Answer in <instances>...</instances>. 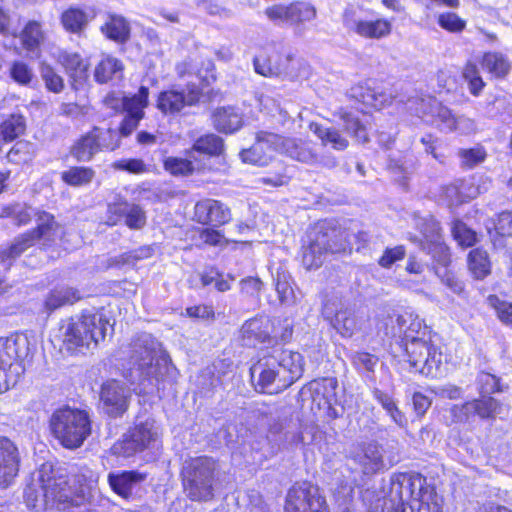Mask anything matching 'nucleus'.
Listing matches in <instances>:
<instances>
[{
	"mask_svg": "<svg viewBox=\"0 0 512 512\" xmlns=\"http://www.w3.org/2000/svg\"><path fill=\"white\" fill-rule=\"evenodd\" d=\"M174 72L176 78L185 83V89L172 86L157 94L155 107L165 117L179 116L186 107L198 105L219 75L214 59L202 55L188 56L176 62Z\"/></svg>",
	"mask_w": 512,
	"mask_h": 512,
	"instance_id": "1",
	"label": "nucleus"
},
{
	"mask_svg": "<svg viewBox=\"0 0 512 512\" xmlns=\"http://www.w3.org/2000/svg\"><path fill=\"white\" fill-rule=\"evenodd\" d=\"M350 234L336 221L322 219L311 225L302 240L298 258L307 271L319 269L328 255L351 253Z\"/></svg>",
	"mask_w": 512,
	"mask_h": 512,
	"instance_id": "2",
	"label": "nucleus"
},
{
	"mask_svg": "<svg viewBox=\"0 0 512 512\" xmlns=\"http://www.w3.org/2000/svg\"><path fill=\"white\" fill-rule=\"evenodd\" d=\"M109 326L113 327L103 308L83 309L60 323L61 348L69 356L84 355L106 340Z\"/></svg>",
	"mask_w": 512,
	"mask_h": 512,
	"instance_id": "3",
	"label": "nucleus"
},
{
	"mask_svg": "<svg viewBox=\"0 0 512 512\" xmlns=\"http://www.w3.org/2000/svg\"><path fill=\"white\" fill-rule=\"evenodd\" d=\"M400 346L410 367L430 378L441 374L443 353L432 340V332L420 321L413 320L404 330Z\"/></svg>",
	"mask_w": 512,
	"mask_h": 512,
	"instance_id": "4",
	"label": "nucleus"
},
{
	"mask_svg": "<svg viewBox=\"0 0 512 512\" xmlns=\"http://www.w3.org/2000/svg\"><path fill=\"white\" fill-rule=\"evenodd\" d=\"M49 431L58 444L67 450H77L91 436L93 421L90 413L65 404L56 408L49 418Z\"/></svg>",
	"mask_w": 512,
	"mask_h": 512,
	"instance_id": "5",
	"label": "nucleus"
},
{
	"mask_svg": "<svg viewBox=\"0 0 512 512\" xmlns=\"http://www.w3.org/2000/svg\"><path fill=\"white\" fill-rule=\"evenodd\" d=\"M38 481L43 491L44 510H67L81 505L85 500L83 490L72 485L69 476L61 473L50 461L40 465Z\"/></svg>",
	"mask_w": 512,
	"mask_h": 512,
	"instance_id": "6",
	"label": "nucleus"
},
{
	"mask_svg": "<svg viewBox=\"0 0 512 512\" xmlns=\"http://www.w3.org/2000/svg\"><path fill=\"white\" fill-rule=\"evenodd\" d=\"M218 459L200 455L186 460L180 471L181 484L189 500L193 502L211 501L215 496L218 480Z\"/></svg>",
	"mask_w": 512,
	"mask_h": 512,
	"instance_id": "7",
	"label": "nucleus"
},
{
	"mask_svg": "<svg viewBox=\"0 0 512 512\" xmlns=\"http://www.w3.org/2000/svg\"><path fill=\"white\" fill-rule=\"evenodd\" d=\"M393 488L400 499L407 500L409 512H443L444 498L419 472L394 473Z\"/></svg>",
	"mask_w": 512,
	"mask_h": 512,
	"instance_id": "8",
	"label": "nucleus"
},
{
	"mask_svg": "<svg viewBox=\"0 0 512 512\" xmlns=\"http://www.w3.org/2000/svg\"><path fill=\"white\" fill-rule=\"evenodd\" d=\"M274 362H266L259 373L257 386L261 393H278L294 384L303 372V357L299 352L281 348Z\"/></svg>",
	"mask_w": 512,
	"mask_h": 512,
	"instance_id": "9",
	"label": "nucleus"
},
{
	"mask_svg": "<svg viewBox=\"0 0 512 512\" xmlns=\"http://www.w3.org/2000/svg\"><path fill=\"white\" fill-rule=\"evenodd\" d=\"M283 512H332L323 489L309 479L293 482L286 490Z\"/></svg>",
	"mask_w": 512,
	"mask_h": 512,
	"instance_id": "10",
	"label": "nucleus"
},
{
	"mask_svg": "<svg viewBox=\"0 0 512 512\" xmlns=\"http://www.w3.org/2000/svg\"><path fill=\"white\" fill-rule=\"evenodd\" d=\"M120 144L121 140L115 129L93 126L73 141L68 153L77 162H90L96 154L112 152Z\"/></svg>",
	"mask_w": 512,
	"mask_h": 512,
	"instance_id": "11",
	"label": "nucleus"
},
{
	"mask_svg": "<svg viewBox=\"0 0 512 512\" xmlns=\"http://www.w3.org/2000/svg\"><path fill=\"white\" fill-rule=\"evenodd\" d=\"M265 16L275 24L303 25L317 17L316 7L308 1L293 0L288 3H276L264 10Z\"/></svg>",
	"mask_w": 512,
	"mask_h": 512,
	"instance_id": "12",
	"label": "nucleus"
},
{
	"mask_svg": "<svg viewBox=\"0 0 512 512\" xmlns=\"http://www.w3.org/2000/svg\"><path fill=\"white\" fill-rule=\"evenodd\" d=\"M273 325L268 319L251 318L242 325L240 330L241 340L249 346L268 344L275 347L278 344L288 343L293 334L291 326H285L278 335H272Z\"/></svg>",
	"mask_w": 512,
	"mask_h": 512,
	"instance_id": "13",
	"label": "nucleus"
},
{
	"mask_svg": "<svg viewBox=\"0 0 512 512\" xmlns=\"http://www.w3.org/2000/svg\"><path fill=\"white\" fill-rule=\"evenodd\" d=\"M55 61L67 75L72 90L79 91L88 85L90 62L87 57L77 51L62 49L58 51Z\"/></svg>",
	"mask_w": 512,
	"mask_h": 512,
	"instance_id": "14",
	"label": "nucleus"
},
{
	"mask_svg": "<svg viewBox=\"0 0 512 512\" xmlns=\"http://www.w3.org/2000/svg\"><path fill=\"white\" fill-rule=\"evenodd\" d=\"M99 398L104 413L110 418H120L128 411L130 394L116 379H108L102 383Z\"/></svg>",
	"mask_w": 512,
	"mask_h": 512,
	"instance_id": "15",
	"label": "nucleus"
},
{
	"mask_svg": "<svg viewBox=\"0 0 512 512\" xmlns=\"http://www.w3.org/2000/svg\"><path fill=\"white\" fill-rule=\"evenodd\" d=\"M192 220L202 226L222 227L231 222L232 213L222 201L203 198L195 203Z\"/></svg>",
	"mask_w": 512,
	"mask_h": 512,
	"instance_id": "16",
	"label": "nucleus"
},
{
	"mask_svg": "<svg viewBox=\"0 0 512 512\" xmlns=\"http://www.w3.org/2000/svg\"><path fill=\"white\" fill-rule=\"evenodd\" d=\"M157 359L156 341L151 335L134 336L129 344V364L141 374L148 375Z\"/></svg>",
	"mask_w": 512,
	"mask_h": 512,
	"instance_id": "17",
	"label": "nucleus"
},
{
	"mask_svg": "<svg viewBox=\"0 0 512 512\" xmlns=\"http://www.w3.org/2000/svg\"><path fill=\"white\" fill-rule=\"evenodd\" d=\"M353 11H345L343 14L344 22L359 37L368 40H381L389 37L393 32V23L386 17H377L374 19H353Z\"/></svg>",
	"mask_w": 512,
	"mask_h": 512,
	"instance_id": "18",
	"label": "nucleus"
},
{
	"mask_svg": "<svg viewBox=\"0 0 512 512\" xmlns=\"http://www.w3.org/2000/svg\"><path fill=\"white\" fill-rule=\"evenodd\" d=\"M156 440V433L148 423L133 425L119 441L120 453L131 457L149 449Z\"/></svg>",
	"mask_w": 512,
	"mask_h": 512,
	"instance_id": "19",
	"label": "nucleus"
},
{
	"mask_svg": "<svg viewBox=\"0 0 512 512\" xmlns=\"http://www.w3.org/2000/svg\"><path fill=\"white\" fill-rule=\"evenodd\" d=\"M34 216L36 225L25 231L35 245L39 244L41 250H47L55 245V234L60 224L54 214L43 209H37Z\"/></svg>",
	"mask_w": 512,
	"mask_h": 512,
	"instance_id": "20",
	"label": "nucleus"
},
{
	"mask_svg": "<svg viewBox=\"0 0 512 512\" xmlns=\"http://www.w3.org/2000/svg\"><path fill=\"white\" fill-rule=\"evenodd\" d=\"M21 456L16 444L0 436V488L9 487L19 474Z\"/></svg>",
	"mask_w": 512,
	"mask_h": 512,
	"instance_id": "21",
	"label": "nucleus"
},
{
	"mask_svg": "<svg viewBox=\"0 0 512 512\" xmlns=\"http://www.w3.org/2000/svg\"><path fill=\"white\" fill-rule=\"evenodd\" d=\"M147 479V473L138 470H122L108 474L111 490L124 500H130Z\"/></svg>",
	"mask_w": 512,
	"mask_h": 512,
	"instance_id": "22",
	"label": "nucleus"
},
{
	"mask_svg": "<svg viewBox=\"0 0 512 512\" xmlns=\"http://www.w3.org/2000/svg\"><path fill=\"white\" fill-rule=\"evenodd\" d=\"M290 55L278 51H262L253 59L254 70L257 74L273 78L287 71V65L291 61Z\"/></svg>",
	"mask_w": 512,
	"mask_h": 512,
	"instance_id": "23",
	"label": "nucleus"
},
{
	"mask_svg": "<svg viewBox=\"0 0 512 512\" xmlns=\"http://www.w3.org/2000/svg\"><path fill=\"white\" fill-rule=\"evenodd\" d=\"M99 30L105 39L118 45H124L131 39L132 27L130 21L118 13H107Z\"/></svg>",
	"mask_w": 512,
	"mask_h": 512,
	"instance_id": "24",
	"label": "nucleus"
},
{
	"mask_svg": "<svg viewBox=\"0 0 512 512\" xmlns=\"http://www.w3.org/2000/svg\"><path fill=\"white\" fill-rule=\"evenodd\" d=\"M273 136L268 132H258L254 144L241 150L240 157L242 161L252 165L266 166L272 159L273 146L269 138Z\"/></svg>",
	"mask_w": 512,
	"mask_h": 512,
	"instance_id": "25",
	"label": "nucleus"
},
{
	"mask_svg": "<svg viewBox=\"0 0 512 512\" xmlns=\"http://www.w3.org/2000/svg\"><path fill=\"white\" fill-rule=\"evenodd\" d=\"M163 169L173 177H190L195 173L204 172L207 167L205 163L198 161L194 155L168 156L162 160Z\"/></svg>",
	"mask_w": 512,
	"mask_h": 512,
	"instance_id": "26",
	"label": "nucleus"
},
{
	"mask_svg": "<svg viewBox=\"0 0 512 512\" xmlns=\"http://www.w3.org/2000/svg\"><path fill=\"white\" fill-rule=\"evenodd\" d=\"M213 128L219 133L233 134L243 126L241 115L232 106L217 107L211 113Z\"/></svg>",
	"mask_w": 512,
	"mask_h": 512,
	"instance_id": "27",
	"label": "nucleus"
},
{
	"mask_svg": "<svg viewBox=\"0 0 512 512\" xmlns=\"http://www.w3.org/2000/svg\"><path fill=\"white\" fill-rule=\"evenodd\" d=\"M466 265L474 280L482 281L492 274V261L488 251L483 247H474L468 252Z\"/></svg>",
	"mask_w": 512,
	"mask_h": 512,
	"instance_id": "28",
	"label": "nucleus"
},
{
	"mask_svg": "<svg viewBox=\"0 0 512 512\" xmlns=\"http://www.w3.org/2000/svg\"><path fill=\"white\" fill-rule=\"evenodd\" d=\"M59 20L66 33L81 36L88 27L91 17L83 8L71 5L61 12Z\"/></svg>",
	"mask_w": 512,
	"mask_h": 512,
	"instance_id": "29",
	"label": "nucleus"
},
{
	"mask_svg": "<svg viewBox=\"0 0 512 512\" xmlns=\"http://www.w3.org/2000/svg\"><path fill=\"white\" fill-rule=\"evenodd\" d=\"M224 152V140L214 133H205L194 140L190 149L185 151V155L192 157L194 153H198L208 158H218Z\"/></svg>",
	"mask_w": 512,
	"mask_h": 512,
	"instance_id": "30",
	"label": "nucleus"
},
{
	"mask_svg": "<svg viewBox=\"0 0 512 512\" xmlns=\"http://www.w3.org/2000/svg\"><path fill=\"white\" fill-rule=\"evenodd\" d=\"M480 64L491 78L505 79L511 71L508 57L499 51H486L480 57Z\"/></svg>",
	"mask_w": 512,
	"mask_h": 512,
	"instance_id": "31",
	"label": "nucleus"
},
{
	"mask_svg": "<svg viewBox=\"0 0 512 512\" xmlns=\"http://www.w3.org/2000/svg\"><path fill=\"white\" fill-rule=\"evenodd\" d=\"M22 48L27 52L39 51L46 40L43 23L38 20H28L19 34Z\"/></svg>",
	"mask_w": 512,
	"mask_h": 512,
	"instance_id": "32",
	"label": "nucleus"
},
{
	"mask_svg": "<svg viewBox=\"0 0 512 512\" xmlns=\"http://www.w3.org/2000/svg\"><path fill=\"white\" fill-rule=\"evenodd\" d=\"M27 121L20 112L8 114L0 121V138L4 143H11L24 135Z\"/></svg>",
	"mask_w": 512,
	"mask_h": 512,
	"instance_id": "33",
	"label": "nucleus"
},
{
	"mask_svg": "<svg viewBox=\"0 0 512 512\" xmlns=\"http://www.w3.org/2000/svg\"><path fill=\"white\" fill-rule=\"evenodd\" d=\"M82 299L80 292L73 287L52 289L44 300V308L51 313L64 306H72Z\"/></svg>",
	"mask_w": 512,
	"mask_h": 512,
	"instance_id": "34",
	"label": "nucleus"
},
{
	"mask_svg": "<svg viewBox=\"0 0 512 512\" xmlns=\"http://www.w3.org/2000/svg\"><path fill=\"white\" fill-rule=\"evenodd\" d=\"M356 461L365 475H374L384 467V460L376 444H366L356 455Z\"/></svg>",
	"mask_w": 512,
	"mask_h": 512,
	"instance_id": "35",
	"label": "nucleus"
},
{
	"mask_svg": "<svg viewBox=\"0 0 512 512\" xmlns=\"http://www.w3.org/2000/svg\"><path fill=\"white\" fill-rule=\"evenodd\" d=\"M314 400L319 398L318 405L331 407L337 401L338 380L336 377H320L311 381Z\"/></svg>",
	"mask_w": 512,
	"mask_h": 512,
	"instance_id": "36",
	"label": "nucleus"
},
{
	"mask_svg": "<svg viewBox=\"0 0 512 512\" xmlns=\"http://www.w3.org/2000/svg\"><path fill=\"white\" fill-rule=\"evenodd\" d=\"M150 91L147 86L141 85L137 93L124 95L121 99V113L140 118L145 117V109L149 105Z\"/></svg>",
	"mask_w": 512,
	"mask_h": 512,
	"instance_id": "37",
	"label": "nucleus"
},
{
	"mask_svg": "<svg viewBox=\"0 0 512 512\" xmlns=\"http://www.w3.org/2000/svg\"><path fill=\"white\" fill-rule=\"evenodd\" d=\"M124 70L123 62L115 56L106 54L101 57L94 69V80L98 84H107L112 81L117 74H122Z\"/></svg>",
	"mask_w": 512,
	"mask_h": 512,
	"instance_id": "38",
	"label": "nucleus"
},
{
	"mask_svg": "<svg viewBox=\"0 0 512 512\" xmlns=\"http://www.w3.org/2000/svg\"><path fill=\"white\" fill-rule=\"evenodd\" d=\"M473 416L481 420H495L504 410V404L493 396H480L469 400Z\"/></svg>",
	"mask_w": 512,
	"mask_h": 512,
	"instance_id": "39",
	"label": "nucleus"
},
{
	"mask_svg": "<svg viewBox=\"0 0 512 512\" xmlns=\"http://www.w3.org/2000/svg\"><path fill=\"white\" fill-rule=\"evenodd\" d=\"M34 245L26 231L20 233L0 250V263L11 265Z\"/></svg>",
	"mask_w": 512,
	"mask_h": 512,
	"instance_id": "40",
	"label": "nucleus"
},
{
	"mask_svg": "<svg viewBox=\"0 0 512 512\" xmlns=\"http://www.w3.org/2000/svg\"><path fill=\"white\" fill-rule=\"evenodd\" d=\"M311 131L320 139L323 146L330 147L337 151H344L349 146L348 139L334 127H324L319 123L310 124Z\"/></svg>",
	"mask_w": 512,
	"mask_h": 512,
	"instance_id": "41",
	"label": "nucleus"
},
{
	"mask_svg": "<svg viewBox=\"0 0 512 512\" xmlns=\"http://www.w3.org/2000/svg\"><path fill=\"white\" fill-rule=\"evenodd\" d=\"M95 177V170L91 166L73 165L62 171L60 179L70 187H84L89 185Z\"/></svg>",
	"mask_w": 512,
	"mask_h": 512,
	"instance_id": "42",
	"label": "nucleus"
},
{
	"mask_svg": "<svg viewBox=\"0 0 512 512\" xmlns=\"http://www.w3.org/2000/svg\"><path fill=\"white\" fill-rule=\"evenodd\" d=\"M37 155V148L34 143L28 140H18L7 152V159L15 165H25L33 161Z\"/></svg>",
	"mask_w": 512,
	"mask_h": 512,
	"instance_id": "43",
	"label": "nucleus"
},
{
	"mask_svg": "<svg viewBox=\"0 0 512 512\" xmlns=\"http://www.w3.org/2000/svg\"><path fill=\"white\" fill-rule=\"evenodd\" d=\"M461 77L467 83L471 95L478 97L486 86L475 61L468 60L461 70Z\"/></svg>",
	"mask_w": 512,
	"mask_h": 512,
	"instance_id": "44",
	"label": "nucleus"
},
{
	"mask_svg": "<svg viewBox=\"0 0 512 512\" xmlns=\"http://www.w3.org/2000/svg\"><path fill=\"white\" fill-rule=\"evenodd\" d=\"M285 153L292 159L310 163L316 159L310 143L301 139H288L283 144Z\"/></svg>",
	"mask_w": 512,
	"mask_h": 512,
	"instance_id": "45",
	"label": "nucleus"
},
{
	"mask_svg": "<svg viewBox=\"0 0 512 512\" xmlns=\"http://www.w3.org/2000/svg\"><path fill=\"white\" fill-rule=\"evenodd\" d=\"M336 116L344 122L346 130L352 137L361 143L369 141L367 128L359 118L353 117L345 108H340L336 112Z\"/></svg>",
	"mask_w": 512,
	"mask_h": 512,
	"instance_id": "46",
	"label": "nucleus"
},
{
	"mask_svg": "<svg viewBox=\"0 0 512 512\" xmlns=\"http://www.w3.org/2000/svg\"><path fill=\"white\" fill-rule=\"evenodd\" d=\"M432 121L436 127L445 132H454L458 128V118L453 111L442 103H438L432 111Z\"/></svg>",
	"mask_w": 512,
	"mask_h": 512,
	"instance_id": "47",
	"label": "nucleus"
},
{
	"mask_svg": "<svg viewBox=\"0 0 512 512\" xmlns=\"http://www.w3.org/2000/svg\"><path fill=\"white\" fill-rule=\"evenodd\" d=\"M328 319L343 337H351L353 335L356 323L353 313L349 309L341 308L336 310Z\"/></svg>",
	"mask_w": 512,
	"mask_h": 512,
	"instance_id": "48",
	"label": "nucleus"
},
{
	"mask_svg": "<svg viewBox=\"0 0 512 512\" xmlns=\"http://www.w3.org/2000/svg\"><path fill=\"white\" fill-rule=\"evenodd\" d=\"M40 74L44 86L49 92L58 94L64 90V79L51 64L42 61L40 63Z\"/></svg>",
	"mask_w": 512,
	"mask_h": 512,
	"instance_id": "49",
	"label": "nucleus"
},
{
	"mask_svg": "<svg viewBox=\"0 0 512 512\" xmlns=\"http://www.w3.org/2000/svg\"><path fill=\"white\" fill-rule=\"evenodd\" d=\"M489 233L502 238H512V210H502L491 219Z\"/></svg>",
	"mask_w": 512,
	"mask_h": 512,
	"instance_id": "50",
	"label": "nucleus"
},
{
	"mask_svg": "<svg viewBox=\"0 0 512 512\" xmlns=\"http://www.w3.org/2000/svg\"><path fill=\"white\" fill-rule=\"evenodd\" d=\"M477 390L480 396H492L503 391L501 379L489 372L481 371L477 375Z\"/></svg>",
	"mask_w": 512,
	"mask_h": 512,
	"instance_id": "51",
	"label": "nucleus"
},
{
	"mask_svg": "<svg viewBox=\"0 0 512 512\" xmlns=\"http://www.w3.org/2000/svg\"><path fill=\"white\" fill-rule=\"evenodd\" d=\"M18 357L17 340L12 337H0V367L6 370Z\"/></svg>",
	"mask_w": 512,
	"mask_h": 512,
	"instance_id": "52",
	"label": "nucleus"
},
{
	"mask_svg": "<svg viewBox=\"0 0 512 512\" xmlns=\"http://www.w3.org/2000/svg\"><path fill=\"white\" fill-rule=\"evenodd\" d=\"M437 24L449 33H462L467 26L465 19L461 18L456 12L445 11L437 16Z\"/></svg>",
	"mask_w": 512,
	"mask_h": 512,
	"instance_id": "53",
	"label": "nucleus"
},
{
	"mask_svg": "<svg viewBox=\"0 0 512 512\" xmlns=\"http://www.w3.org/2000/svg\"><path fill=\"white\" fill-rule=\"evenodd\" d=\"M10 78L20 86H29L34 78L33 69L22 60H15L9 68Z\"/></svg>",
	"mask_w": 512,
	"mask_h": 512,
	"instance_id": "54",
	"label": "nucleus"
},
{
	"mask_svg": "<svg viewBox=\"0 0 512 512\" xmlns=\"http://www.w3.org/2000/svg\"><path fill=\"white\" fill-rule=\"evenodd\" d=\"M452 235L462 248L473 247L478 241L476 232L459 220L452 227Z\"/></svg>",
	"mask_w": 512,
	"mask_h": 512,
	"instance_id": "55",
	"label": "nucleus"
},
{
	"mask_svg": "<svg viewBox=\"0 0 512 512\" xmlns=\"http://www.w3.org/2000/svg\"><path fill=\"white\" fill-rule=\"evenodd\" d=\"M489 306L496 312L498 319L505 325L512 327V302L502 300L497 295L487 297Z\"/></svg>",
	"mask_w": 512,
	"mask_h": 512,
	"instance_id": "56",
	"label": "nucleus"
},
{
	"mask_svg": "<svg viewBox=\"0 0 512 512\" xmlns=\"http://www.w3.org/2000/svg\"><path fill=\"white\" fill-rule=\"evenodd\" d=\"M219 227L203 226L199 231V236L207 246H227L231 243H238L235 240L227 239Z\"/></svg>",
	"mask_w": 512,
	"mask_h": 512,
	"instance_id": "57",
	"label": "nucleus"
},
{
	"mask_svg": "<svg viewBox=\"0 0 512 512\" xmlns=\"http://www.w3.org/2000/svg\"><path fill=\"white\" fill-rule=\"evenodd\" d=\"M407 254L405 245L386 247L378 258L377 264L383 269H390L395 263L405 259Z\"/></svg>",
	"mask_w": 512,
	"mask_h": 512,
	"instance_id": "58",
	"label": "nucleus"
},
{
	"mask_svg": "<svg viewBox=\"0 0 512 512\" xmlns=\"http://www.w3.org/2000/svg\"><path fill=\"white\" fill-rule=\"evenodd\" d=\"M115 170L125 171L129 174L141 175L149 172L148 165L140 158H122L113 162Z\"/></svg>",
	"mask_w": 512,
	"mask_h": 512,
	"instance_id": "59",
	"label": "nucleus"
},
{
	"mask_svg": "<svg viewBox=\"0 0 512 512\" xmlns=\"http://www.w3.org/2000/svg\"><path fill=\"white\" fill-rule=\"evenodd\" d=\"M124 224L131 230H140L147 223L145 210L139 204H131L124 218Z\"/></svg>",
	"mask_w": 512,
	"mask_h": 512,
	"instance_id": "60",
	"label": "nucleus"
},
{
	"mask_svg": "<svg viewBox=\"0 0 512 512\" xmlns=\"http://www.w3.org/2000/svg\"><path fill=\"white\" fill-rule=\"evenodd\" d=\"M459 156L462 166L466 168H473L486 159L487 153L482 146H476L460 150Z\"/></svg>",
	"mask_w": 512,
	"mask_h": 512,
	"instance_id": "61",
	"label": "nucleus"
},
{
	"mask_svg": "<svg viewBox=\"0 0 512 512\" xmlns=\"http://www.w3.org/2000/svg\"><path fill=\"white\" fill-rule=\"evenodd\" d=\"M131 203H129L126 199L120 197L108 204L107 207V216L110 225H116L120 221L124 220L127 210L129 209Z\"/></svg>",
	"mask_w": 512,
	"mask_h": 512,
	"instance_id": "62",
	"label": "nucleus"
},
{
	"mask_svg": "<svg viewBox=\"0 0 512 512\" xmlns=\"http://www.w3.org/2000/svg\"><path fill=\"white\" fill-rule=\"evenodd\" d=\"M450 424H466L474 416L469 400L450 407Z\"/></svg>",
	"mask_w": 512,
	"mask_h": 512,
	"instance_id": "63",
	"label": "nucleus"
},
{
	"mask_svg": "<svg viewBox=\"0 0 512 512\" xmlns=\"http://www.w3.org/2000/svg\"><path fill=\"white\" fill-rule=\"evenodd\" d=\"M290 182V176L287 175L284 166H280V169L276 171H269L265 176L259 179V183L265 186L273 188L282 187Z\"/></svg>",
	"mask_w": 512,
	"mask_h": 512,
	"instance_id": "64",
	"label": "nucleus"
}]
</instances>
